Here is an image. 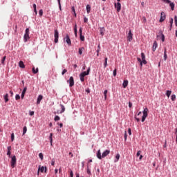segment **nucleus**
Here are the masks:
<instances>
[{
  "label": "nucleus",
  "mask_w": 177,
  "mask_h": 177,
  "mask_svg": "<svg viewBox=\"0 0 177 177\" xmlns=\"http://www.w3.org/2000/svg\"><path fill=\"white\" fill-rule=\"evenodd\" d=\"M149 109H147V107L145 108L143 111H142V117L141 119L142 122H145V121H146V118H147V115H149Z\"/></svg>",
  "instance_id": "nucleus-1"
},
{
  "label": "nucleus",
  "mask_w": 177,
  "mask_h": 177,
  "mask_svg": "<svg viewBox=\"0 0 177 177\" xmlns=\"http://www.w3.org/2000/svg\"><path fill=\"white\" fill-rule=\"evenodd\" d=\"M54 42L57 44V42H59V30H57V29L54 30Z\"/></svg>",
  "instance_id": "nucleus-2"
},
{
  "label": "nucleus",
  "mask_w": 177,
  "mask_h": 177,
  "mask_svg": "<svg viewBox=\"0 0 177 177\" xmlns=\"http://www.w3.org/2000/svg\"><path fill=\"white\" fill-rule=\"evenodd\" d=\"M16 162H17L16 156H13L11 158V162H10V165L12 168H15V166L16 165Z\"/></svg>",
  "instance_id": "nucleus-3"
},
{
  "label": "nucleus",
  "mask_w": 177,
  "mask_h": 177,
  "mask_svg": "<svg viewBox=\"0 0 177 177\" xmlns=\"http://www.w3.org/2000/svg\"><path fill=\"white\" fill-rule=\"evenodd\" d=\"M67 82L69 83L70 88H73V86H74V77L73 76H71L69 77V80H67Z\"/></svg>",
  "instance_id": "nucleus-4"
},
{
  "label": "nucleus",
  "mask_w": 177,
  "mask_h": 177,
  "mask_svg": "<svg viewBox=\"0 0 177 177\" xmlns=\"http://www.w3.org/2000/svg\"><path fill=\"white\" fill-rule=\"evenodd\" d=\"M133 34H132V30H129L127 35V41H129V42H131L133 39Z\"/></svg>",
  "instance_id": "nucleus-5"
},
{
  "label": "nucleus",
  "mask_w": 177,
  "mask_h": 177,
  "mask_svg": "<svg viewBox=\"0 0 177 177\" xmlns=\"http://www.w3.org/2000/svg\"><path fill=\"white\" fill-rule=\"evenodd\" d=\"M79 32H80V41H82V42H84V41H85V36L82 35V28L80 27L79 29Z\"/></svg>",
  "instance_id": "nucleus-6"
},
{
  "label": "nucleus",
  "mask_w": 177,
  "mask_h": 177,
  "mask_svg": "<svg viewBox=\"0 0 177 177\" xmlns=\"http://www.w3.org/2000/svg\"><path fill=\"white\" fill-rule=\"evenodd\" d=\"M166 18H167V16L165 15V12H162L160 13V18L159 19L160 23H162V21H164Z\"/></svg>",
  "instance_id": "nucleus-7"
},
{
  "label": "nucleus",
  "mask_w": 177,
  "mask_h": 177,
  "mask_svg": "<svg viewBox=\"0 0 177 177\" xmlns=\"http://www.w3.org/2000/svg\"><path fill=\"white\" fill-rule=\"evenodd\" d=\"M39 171L40 172H44L46 173V167H44V166L41 167V165L39 166L37 175H39Z\"/></svg>",
  "instance_id": "nucleus-8"
},
{
  "label": "nucleus",
  "mask_w": 177,
  "mask_h": 177,
  "mask_svg": "<svg viewBox=\"0 0 177 177\" xmlns=\"http://www.w3.org/2000/svg\"><path fill=\"white\" fill-rule=\"evenodd\" d=\"M89 73H91V67H88L86 71L81 73L80 75H83V77H85L86 75H89Z\"/></svg>",
  "instance_id": "nucleus-9"
},
{
  "label": "nucleus",
  "mask_w": 177,
  "mask_h": 177,
  "mask_svg": "<svg viewBox=\"0 0 177 177\" xmlns=\"http://www.w3.org/2000/svg\"><path fill=\"white\" fill-rule=\"evenodd\" d=\"M60 107H61V111H57L58 114H63V113H64V111H66V107H64V105L60 104H59Z\"/></svg>",
  "instance_id": "nucleus-10"
},
{
  "label": "nucleus",
  "mask_w": 177,
  "mask_h": 177,
  "mask_svg": "<svg viewBox=\"0 0 177 177\" xmlns=\"http://www.w3.org/2000/svg\"><path fill=\"white\" fill-rule=\"evenodd\" d=\"M66 42L69 46H71V39H70V36H68V34H67L66 36Z\"/></svg>",
  "instance_id": "nucleus-11"
},
{
  "label": "nucleus",
  "mask_w": 177,
  "mask_h": 177,
  "mask_svg": "<svg viewBox=\"0 0 177 177\" xmlns=\"http://www.w3.org/2000/svg\"><path fill=\"white\" fill-rule=\"evenodd\" d=\"M115 8L117 9V12H120V10H121V3H115Z\"/></svg>",
  "instance_id": "nucleus-12"
},
{
  "label": "nucleus",
  "mask_w": 177,
  "mask_h": 177,
  "mask_svg": "<svg viewBox=\"0 0 177 177\" xmlns=\"http://www.w3.org/2000/svg\"><path fill=\"white\" fill-rule=\"evenodd\" d=\"M110 154V150L106 149L102 153V158H104V157H107Z\"/></svg>",
  "instance_id": "nucleus-13"
},
{
  "label": "nucleus",
  "mask_w": 177,
  "mask_h": 177,
  "mask_svg": "<svg viewBox=\"0 0 177 177\" xmlns=\"http://www.w3.org/2000/svg\"><path fill=\"white\" fill-rule=\"evenodd\" d=\"M158 46V44H157V41H154L153 47H152L153 52H156V49H157Z\"/></svg>",
  "instance_id": "nucleus-14"
},
{
  "label": "nucleus",
  "mask_w": 177,
  "mask_h": 177,
  "mask_svg": "<svg viewBox=\"0 0 177 177\" xmlns=\"http://www.w3.org/2000/svg\"><path fill=\"white\" fill-rule=\"evenodd\" d=\"M42 99H44V96L42 95H39L37 99V104H39Z\"/></svg>",
  "instance_id": "nucleus-15"
},
{
  "label": "nucleus",
  "mask_w": 177,
  "mask_h": 177,
  "mask_svg": "<svg viewBox=\"0 0 177 177\" xmlns=\"http://www.w3.org/2000/svg\"><path fill=\"white\" fill-rule=\"evenodd\" d=\"M30 39V34L25 33L24 35V42H27Z\"/></svg>",
  "instance_id": "nucleus-16"
},
{
  "label": "nucleus",
  "mask_w": 177,
  "mask_h": 177,
  "mask_svg": "<svg viewBox=\"0 0 177 177\" xmlns=\"http://www.w3.org/2000/svg\"><path fill=\"white\" fill-rule=\"evenodd\" d=\"M26 92H27V87H25L21 92V99H24V95H26Z\"/></svg>",
  "instance_id": "nucleus-17"
},
{
  "label": "nucleus",
  "mask_w": 177,
  "mask_h": 177,
  "mask_svg": "<svg viewBox=\"0 0 177 177\" xmlns=\"http://www.w3.org/2000/svg\"><path fill=\"white\" fill-rule=\"evenodd\" d=\"M97 158H98V160H102V152L100 151V149H99L97 152Z\"/></svg>",
  "instance_id": "nucleus-18"
},
{
  "label": "nucleus",
  "mask_w": 177,
  "mask_h": 177,
  "mask_svg": "<svg viewBox=\"0 0 177 177\" xmlns=\"http://www.w3.org/2000/svg\"><path fill=\"white\" fill-rule=\"evenodd\" d=\"M159 33L160 34L162 42H164L165 41V35L162 33V30H160Z\"/></svg>",
  "instance_id": "nucleus-19"
},
{
  "label": "nucleus",
  "mask_w": 177,
  "mask_h": 177,
  "mask_svg": "<svg viewBox=\"0 0 177 177\" xmlns=\"http://www.w3.org/2000/svg\"><path fill=\"white\" fill-rule=\"evenodd\" d=\"M53 133H50V136H49V140H50V145L52 146L53 143Z\"/></svg>",
  "instance_id": "nucleus-20"
},
{
  "label": "nucleus",
  "mask_w": 177,
  "mask_h": 177,
  "mask_svg": "<svg viewBox=\"0 0 177 177\" xmlns=\"http://www.w3.org/2000/svg\"><path fill=\"white\" fill-rule=\"evenodd\" d=\"M169 3V6L171 8V10H175V3L170 1V3Z\"/></svg>",
  "instance_id": "nucleus-21"
},
{
  "label": "nucleus",
  "mask_w": 177,
  "mask_h": 177,
  "mask_svg": "<svg viewBox=\"0 0 177 177\" xmlns=\"http://www.w3.org/2000/svg\"><path fill=\"white\" fill-rule=\"evenodd\" d=\"M4 100H5V103H8V102H9V95L8 93H6L4 96Z\"/></svg>",
  "instance_id": "nucleus-22"
},
{
  "label": "nucleus",
  "mask_w": 177,
  "mask_h": 177,
  "mask_svg": "<svg viewBox=\"0 0 177 177\" xmlns=\"http://www.w3.org/2000/svg\"><path fill=\"white\" fill-rule=\"evenodd\" d=\"M19 66L21 68H25L26 67V66L24 65V62H23V61L19 62Z\"/></svg>",
  "instance_id": "nucleus-23"
},
{
  "label": "nucleus",
  "mask_w": 177,
  "mask_h": 177,
  "mask_svg": "<svg viewBox=\"0 0 177 177\" xmlns=\"http://www.w3.org/2000/svg\"><path fill=\"white\" fill-rule=\"evenodd\" d=\"M104 31H106V30L104 29V27L100 28V35L102 36L104 35Z\"/></svg>",
  "instance_id": "nucleus-24"
},
{
  "label": "nucleus",
  "mask_w": 177,
  "mask_h": 177,
  "mask_svg": "<svg viewBox=\"0 0 177 177\" xmlns=\"http://www.w3.org/2000/svg\"><path fill=\"white\" fill-rule=\"evenodd\" d=\"M86 9L88 14L91 13V5L87 4L86 6Z\"/></svg>",
  "instance_id": "nucleus-25"
},
{
  "label": "nucleus",
  "mask_w": 177,
  "mask_h": 177,
  "mask_svg": "<svg viewBox=\"0 0 177 177\" xmlns=\"http://www.w3.org/2000/svg\"><path fill=\"white\" fill-rule=\"evenodd\" d=\"M123 88H127L128 86V80H124L122 83Z\"/></svg>",
  "instance_id": "nucleus-26"
},
{
  "label": "nucleus",
  "mask_w": 177,
  "mask_h": 177,
  "mask_svg": "<svg viewBox=\"0 0 177 177\" xmlns=\"http://www.w3.org/2000/svg\"><path fill=\"white\" fill-rule=\"evenodd\" d=\"M32 71L33 74H37V73H38L39 69H38V68H35V67H33L32 68Z\"/></svg>",
  "instance_id": "nucleus-27"
},
{
  "label": "nucleus",
  "mask_w": 177,
  "mask_h": 177,
  "mask_svg": "<svg viewBox=\"0 0 177 177\" xmlns=\"http://www.w3.org/2000/svg\"><path fill=\"white\" fill-rule=\"evenodd\" d=\"M118 160H120V153L116 154L115 160H114V162H118Z\"/></svg>",
  "instance_id": "nucleus-28"
},
{
  "label": "nucleus",
  "mask_w": 177,
  "mask_h": 177,
  "mask_svg": "<svg viewBox=\"0 0 177 177\" xmlns=\"http://www.w3.org/2000/svg\"><path fill=\"white\" fill-rule=\"evenodd\" d=\"M171 93H172V91L171 90H167L166 91V96H167V97H169V96H171Z\"/></svg>",
  "instance_id": "nucleus-29"
},
{
  "label": "nucleus",
  "mask_w": 177,
  "mask_h": 177,
  "mask_svg": "<svg viewBox=\"0 0 177 177\" xmlns=\"http://www.w3.org/2000/svg\"><path fill=\"white\" fill-rule=\"evenodd\" d=\"M164 60L166 61L167 57H168V55H167V50L165 48V51H164Z\"/></svg>",
  "instance_id": "nucleus-30"
},
{
  "label": "nucleus",
  "mask_w": 177,
  "mask_h": 177,
  "mask_svg": "<svg viewBox=\"0 0 177 177\" xmlns=\"http://www.w3.org/2000/svg\"><path fill=\"white\" fill-rule=\"evenodd\" d=\"M80 78L81 82H84L85 81V76H83L82 75L80 74Z\"/></svg>",
  "instance_id": "nucleus-31"
},
{
  "label": "nucleus",
  "mask_w": 177,
  "mask_h": 177,
  "mask_svg": "<svg viewBox=\"0 0 177 177\" xmlns=\"http://www.w3.org/2000/svg\"><path fill=\"white\" fill-rule=\"evenodd\" d=\"M107 60H108V58L107 57H105L104 58V68H106L107 67Z\"/></svg>",
  "instance_id": "nucleus-32"
},
{
  "label": "nucleus",
  "mask_w": 177,
  "mask_h": 177,
  "mask_svg": "<svg viewBox=\"0 0 177 177\" xmlns=\"http://www.w3.org/2000/svg\"><path fill=\"white\" fill-rule=\"evenodd\" d=\"M32 6H33V9H34V12H35V15H37V4L34 3L32 5Z\"/></svg>",
  "instance_id": "nucleus-33"
},
{
  "label": "nucleus",
  "mask_w": 177,
  "mask_h": 177,
  "mask_svg": "<svg viewBox=\"0 0 177 177\" xmlns=\"http://www.w3.org/2000/svg\"><path fill=\"white\" fill-rule=\"evenodd\" d=\"M172 102H175L176 100V95L175 94L171 95V96Z\"/></svg>",
  "instance_id": "nucleus-34"
},
{
  "label": "nucleus",
  "mask_w": 177,
  "mask_h": 177,
  "mask_svg": "<svg viewBox=\"0 0 177 177\" xmlns=\"http://www.w3.org/2000/svg\"><path fill=\"white\" fill-rule=\"evenodd\" d=\"M27 133V127H24L23 128V135H26Z\"/></svg>",
  "instance_id": "nucleus-35"
},
{
  "label": "nucleus",
  "mask_w": 177,
  "mask_h": 177,
  "mask_svg": "<svg viewBox=\"0 0 177 177\" xmlns=\"http://www.w3.org/2000/svg\"><path fill=\"white\" fill-rule=\"evenodd\" d=\"M84 47H81L79 48V55H82V52H84Z\"/></svg>",
  "instance_id": "nucleus-36"
},
{
  "label": "nucleus",
  "mask_w": 177,
  "mask_h": 177,
  "mask_svg": "<svg viewBox=\"0 0 177 177\" xmlns=\"http://www.w3.org/2000/svg\"><path fill=\"white\" fill-rule=\"evenodd\" d=\"M137 60H138V62H139V63L142 67V66H143V62H142V59H140V57H138Z\"/></svg>",
  "instance_id": "nucleus-37"
},
{
  "label": "nucleus",
  "mask_w": 177,
  "mask_h": 177,
  "mask_svg": "<svg viewBox=\"0 0 177 177\" xmlns=\"http://www.w3.org/2000/svg\"><path fill=\"white\" fill-rule=\"evenodd\" d=\"M107 90L104 91V100H106L107 99Z\"/></svg>",
  "instance_id": "nucleus-38"
},
{
  "label": "nucleus",
  "mask_w": 177,
  "mask_h": 177,
  "mask_svg": "<svg viewBox=\"0 0 177 177\" xmlns=\"http://www.w3.org/2000/svg\"><path fill=\"white\" fill-rule=\"evenodd\" d=\"M54 120L55 121H60V117L59 115H55Z\"/></svg>",
  "instance_id": "nucleus-39"
},
{
  "label": "nucleus",
  "mask_w": 177,
  "mask_h": 177,
  "mask_svg": "<svg viewBox=\"0 0 177 177\" xmlns=\"http://www.w3.org/2000/svg\"><path fill=\"white\" fill-rule=\"evenodd\" d=\"M39 157L41 161L44 160V154L42 153H39Z\"/></svg>",
  "instance_id": "nucleus-40"
},
{
  "label": "nucleus",
  "mask_w": 177,
  "mask_h": 177,
  "mask_svg": "<svg viewBox=\"0 0 177 177\" xmlns=\"http://www.w3.org/2000/svg\"><path fill=\"white\" fill-rule=\"evenodd\" d=\"M5 60H6V56L3 57L1 59V64H5Z\"/></svg>",
  "instance_id": "nucleus-41"
},
{
  "label": "nucleus",
  "mask_w": 177,
  "mask_h": 177,
  "mask_svg": "<svg viewBox=\"0 0 177 177\" xmlns=\"http://www.w3.org/2000/svg\"><path fill=\"white\" fill-rule=\"evenodd\" d=\"M169 23L171 24V28H172V26L174 24V18H170Z\"/></svg>",
  "instance_id": "nucleus-42"
},
{
  "label": "nucleus",
  "mask_w": 177,
  "mask_h": 177,
  "mask_svg": "<svg viewBox=\"0 0 177 177\" xmlns=\"http://www.w3.org/2000/svg\"><path fill=\"white\" fill-rule=\"evenodd\" d=\"M141 58L142 60L146 59V55L143 53H141Z\"/></svg>",
  "instance_id": "nucleus-43"
},
{
  "label": "nucleus",
  "mask_w": 177,
  "mask_h": 177,
  "mask_svg": "<svg viewBox=\"0 0 177 177\" xmlns=\"http://www.w3.org/2000/svg\"><path fill=\"white\" fill-rule=\"evenodd\" d=\"M39 15L40 17L44 15V10L42 9L39 10Z\"/></svg>",
  "instance_id": "nucleus-44"
},
{
  "label": "nucleus",
  "mask_w": 177,
  "mask_h": 177,
  "mask_svg": "<svg viewBox=\"0 0 177 177\" xmlns=\"http://www.w3.org/2000/svg\"><path fill=\"white\" fill-rule=\"evenodd\" d=\"M87 174H88V175L91 174V169H89V166H88V165H87Z\"/></svg>",
  "instance_id": "nucleus-45"
},
{
  "label": "nucleus",
  "mask_w": 177,
  "mask_h": 177,
  "mask_svg": "<svg viewBox=\"0 0 177 177\" xmlns=\"http://www.w3.org/2000/svg\"><path fill=\"white\" fill-rule=\"evenodd\" d=\"M13 140H15V133H12L11 134V141L13 142Z\"/></svg>",
  "instance_id": "nucleus-46"
},
{
  "label": "nucleus",
  "mask_w": 177,
  "mask_h": 177,
  "mask_svg": "<svg viewBox=\"0 0 177 177\" xmlns=\"http://www.w3.org/2000/svg\"><path fill=\"white\" fill-rule=\"evenodd\" d=\"M113 77H115L117 75V69H114L113 71Z\"/></svg>",
  "instance_id": "nucleus-47"
},
{
  "label": "nucleus",
  "mask_w": 177,
  "mask_h": 177,
  "mask_svg": "<svg viewBox=\"0 0 177 177\" xmlns=\"http://www.w3.org/2000/svg\"><path fill=\"white\" fill-rule=\"evenodd\" d=\"M15 100H20V95L17 94V95H15Z\"/></svg>",
  "instance_id": "nucleus-48"
},
{
  "label": "nucleus",
  "mask_w": 177,
  "mask_h": 177,
  "mask_svg": "<svg viewBox=\"0 0 177 177\" xmlns=\"http://www.w3.org/2000/svg\"><path fill=\"white\" fill-rule=\"evenodd\" d=\"M25 34H30V28H27L25 30Z\"/></svg>",
  "instance_id": "nucleus-49"
},
{
  "label": "nucleus",
  "mask_w": 177,
  "mask_h": 177,
  "mask_svg": "<svg viewBox=\"0 0 177 177\" xmlns=\"http://www.w3.org/2000/svg\"><path fill=\"white\" fill-rule=\"evenodd\" d=\"M174 21H175V25L177 27V16L176 15L174 16Z\"/></svg>",
  "instance_id": "nucleus-50"
},
{
  "label": "nucleus",
  "mask_w": 177,
  "mask_h": 177,
  "mask_svg": "<svg viewBox=\"0 0 177 177\" xmlns=\"http://www.w3.org/2000/svg\"><path fill=\"white\" fill-rule=\"evenodd\" d=\"M163 2H165V3H171V1L170 0H162Z\"/></svg>",
  "instance_id": "nucleus-51"
},
{
  "label": "nucleus",
  "mask_w": 177,
  "mask_h": 177,
  "mask_svg": "<svg viewBox=\"0 0 177 177\" xmlns=\"http://www.w3.org/2000/svg\"><path fill=\"white\" fill-rule=\"evenodd\" d=\"M128 133L129 135H132V130L131 129V128L128 129Z\"/></svg>",
  "instance_id": "nucleus-52"
},
{
  "label": "nucleus",
  "mask_w": 177,
  "mask_h": 177,
  "mask_svg": "<svg viewBox=\"0 0 177 177\" xmlns=\"http://www.w3.org/2000/svg\"><path fill=\"white\" fill-rule=\"evenodd\" d=\"M34 114H35V112L33 111H29V115H30L32 116V115H34Z\"/></svg>",
  "instance_id": "nucleus-53"
},
{
  "label": "nucleus",
  "mask_w": 177,
  "mask_h": 177,
  "mask_svg": "<svg viewBox=\"0 0 177 177\" xmlns=\"http://www.w3.org/2000/svg\"><path fill=\"white\" fill-rule=\"evenodd\" d=\"M84 23H88V18L86 17H84Z\"/></svg>",
  "instance_id": "nucleus-54"
},
{
  "label": "nucleus",
  "mask_w": 177,
  "mask_h": 177,
  "mask_svg": "<svg viewBox=\"0 0 177 177\" xmlns=\"http://www.w3.org/2000/svg\"><path fill=\"white\" fill-rule=\"evenodd\" d=\"M67 72V69H64L62 72V75H64L65 73Z\"/></svg>",
  "instance_id": "nucleus-55"
},
{
  "label": "nucleus",
  "mask_w": 177,
  "mask_h": 177,
  "mask_svg": "<svg viewBox=\"0 0 177 177\" xmlns=\"http://www.w3.org/2000/svg\"><path fill=\"white\" fill-rule=\"evenodd\" d=\"M127 131H124V140H125V142H127Z\"/></svg>",
  "instance_id": "nucleus-56"
},
{
  "label": "nucleus",
  "mask_w": 177,
  "mask_h": 177,
  "mask_svg": "<svg viewBox=\"0 0 177 177\" xmlns=\"http://www.w3.org/2000/svg\"><path fill=\"white\" fill-rule=\"evenodd\" d=\"M70 176L71 177H73L74 176V174L73 173V170H71V171H70Z\"/></svg>",
  "instance_id": "nucleus-57"
},
{
  "label": "nucleus",
  "mask_w": 177,
  "mask_h": 177,
  "mask_svg": "<svg viewBox=\"0 0 177 177\" xmlns=\"http://www.w3.org/2000/svg\"><path fill=\"white\" fill-rule=\"evenodd\" d=\"M142 62L143 64H147V61H146V59H142Z\"/></svg>",
  "instance_id": "nucleus-58"
},
{
  "label": "nucleus",
  "mask_w": 177,
  "mask_h": 177,
  "mask_svg": "<svg viewBox=\"0 0 177 177\" xmlns=\"http://www.w3.org/2000/svg\"><path fill=\"white\" fill-rule=\"evenodd\" d=\"M135 120H136L137 122H139V121H140V119L136 117V115H135Z\"/></svg>",
  "instance_id": "nucleus-59"
},
{
  "label": "nucleus",
  "mask_w": 177,
  "mask_h": 177,
  "mask_svg": "<svg viewBox=\"0 0 177 177\" xmlns=\"http://www.w3.org/2000/svg\"><path fill=\"white\" fill-rule=\"evenodd\" d=\"M51 165L53 167L55 165V159H52L51 160Z\"/></svg>",
  "instance_id": "nucleus-60"
},
{
  "label": "nucleus",
  "mask_w": 177,
  "mask_h": 177,
  "mask_svg": "<svg viewBox=\"0 0 177 177\" xmlns=\"http://www.w3.org/2000/svg\"><path fill=\"white\" fill-rule=\"evenodd\" d=\"M14 30H15V32H17V25H15Z\"/></svg>",
  "instance_id": "nucleus-61"
},
{
  "label": "nucleus",
  "mask_w": 177,
  "mask_h": 177,
  "mask_svg": "<svg viewBox=\"0 0 177 177\" xmlns=\"http://www.w3.org/2000/svg\"><path fill=\"white\" fill-rule=\"evenodd\" d=\"M140 153H141L140 151H138L137 152V154H136L137 157H139V156H140Z\"/></svg>",
  "instance_id": "nucleus-62"
},
{
  "label": "nucleus",
  "mask_w": 177,
  "mask_h": 177,
  "mask_svg": "<svg viewBox=\"0 0 177 177\" xmlns=\"http://www.w3.org/2000/svg\"><path fill=\"white\" fill-rule=\"evenodd\" d=\"M129 109H131V107H132V102H129Z\"/></svg>",
  "instance_id": "nucleus-63"
},
{
  "label": "nucleus",
  "mask_w": 177,
  "mask_h": 177,
  "mask_svg": "<svg viewBox=\"0 0 177 177\" xmlns=\"http://www.w3.org/2000/svg\"><path fill=\"white\" fill-rule=\"evenodd\" d=\"M74 31H77V24H75V26H74Z\"/></svg>",
  "instance_id": "nucleus-64"
}]
</instances>
